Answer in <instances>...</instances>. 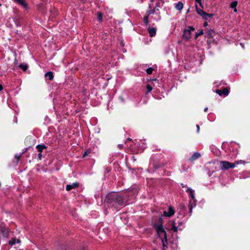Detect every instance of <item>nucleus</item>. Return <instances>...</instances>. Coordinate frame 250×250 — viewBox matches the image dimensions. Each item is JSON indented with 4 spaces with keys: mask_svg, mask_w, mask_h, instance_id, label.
<instances>
[{
    "mask_svg": "<svg viewBox=\"0 0 250 250\" xmlns=\"http://www.w3.org/2000/svg\"><path fill=\"white\" fill-rule=\"evenodd\" d=\"M195 7H196V10L197 13L199 15H200L201 16H202V18L204 20H208V13H206L204 11H203L201 9H200V8H199L196 4L195 5Z\"/></svg>",
    "mask_w": 250,
    "mask_h": 250,
    "instance_id": "6e6552de",
    "label": "nucleus"
},
{
    "mask_svg": "<svg viewBox=\"0 0 250 250\" xmlns=\"http://www.w3.org/2000/svg\"><path fill=\"white\" fill-rule=\"evenodd\" d=\"M157 29L155 27H149L148 28V32L150 37L155 36Z\"/></svg>",
    "mask_w": 250,
    "mask_h": 250,
    "instance_id": "9d476101",
    "label": "nucleus"
},
{
    "mask_svg": "<svg viewBox=\"0 0 250 250\" xmlns=\"http://www.w3.org/2000/svg\"><path fill=\"white\" fill-rule=\"evenodd\" d=\"M155 10H153V12H150L147 17H145L144 18V22L147 24L149 21H150V19L154 18L156 20H159L160 19V16L157 14H154Z\"/></svg>",
    "mask_w": 250,
    "mask_h": 250,
    "instance_id": "7ed1b4c3",
    "label": "nucleus"
},
{
    "mask_svg": "<svg viewBox=\"0 0 250 250\" xmlns=\"http://www.w3.org/2000/svg\"><path fill=\"white\" fill-rule=\"evenodd\" d=\"M237 4V2L236 1H235L232 2L230 5L231 8H233L234 11L235 12H237V9H236Z\"/></svg>",
    "mask_w": 250,
    "mask_h": 250,
    "instance_id": "f3484780",
    "label": "nucleus"
},
{
    "mask_svg": "<svg viewBox=\"0 0 250 250\" xmlns=\"http://www.w3.org/2000/svg\"><path fill=\"white\" fill-rule=\"evenodd\" d=\"M42 153L41 152H40L39 154H38V158L40 160H41L42 159Z\"/></svg>",
    "mask_w": 250,
    "mask_h": 250,
    "instance_id": "cd10ccee",
    "label": "nucleus"
},
{
    "mask_svg": "<svg viewBox=\"0 0 250 250\" xmlns=\"http://www.w3.org/2000/svg\"><path fill=\"white\" fill-rule=\"evenodd\" d=\"M194 28L191 26L188 27L187 29L184 30L183 33V37L187 40H188L191 38V32L193 31Z\"/></svg>",
    "mask_w": 250,
    "mask_h": 250,
    "instance_id": "39448f33",
    "label": "nucleus"
},
{
    "mask_svg": "<svg viewBox=\"0 0 250 250\" xmlns=\"http://www.w3.org/2000/svg\"><path fill=\"white\" fill-rule=\"evenodd\" d=\"M174 213H175V210H174V208L171 206H169L168 207V211H164L163 212L164 216H165L166 217H168L173 216L174 214Z\"/></svg>",
    "mask_w": 250,
    "mask_h": 250,
    "instance_id": "0eeeda50",
    "label": "nucleus"
},
{
    "mask_svg": "<svg viewBox=\"0 0 250 250\" xmlns=\"http://www.w3.org/2000/svg\"><path fill=\"white\" fill-rule=\"evenodd\" d=\"M197 128V132H198L199 131V126L198 125H196Z\"/></svg>",
    "mask_w": 250,
    "mask_h": 250,
    "instance_id": "473e14b6",
    "label": "nucleus"
},
{
    "mask_svg": "<svg viewBox=\"0 0 250 250\" xmlns=\"http://www.w3.org/2000/svg\"><path fill=\"white\" fill-rule=\"evenodd\" d=\"M156 231L158 236L161 238L164 246L166 245L165 243L167 242V233L162 225H158L156 227Z\"/></svg>",
    "mask_w": 250,
    "mask_h": 250,
    "instance_id": "f257e3e1",
    "label": "nucleus"
},
{
    "mask_svg": "<svg viewBox=\"0 0 250 250\" xmlns=\"http://www.w3.org/2000/svg\"><path fill=\"white\" fill-rule=\"evenodd\" d=\"M199 5L201 7V8H203V6L202 5V3L201 2V1H200V3H198Z\"/></svg>",
    "mask_w": 250,
    "mask_h": 250,
    "instance_id": "c756f323",
    "label": "nucleus"
},
{
    "mask_svg": "<svg viewBox=\"0 0 250 250\" xmlns=\"http://www.w3.org/2000/svg\"><path fill=\"white\" fill-rule=\"evenodd\" d=\"M233 164H235V166H236V165H240V164H244L245 162L242 160H239V161H236Z\"/></svg>",
    "mask_w": 250,
    "mask_h": 250,
    "instance_id": "412c9836",
    "label": "nucleus"
},
{
    "mask_svg": "<svg viewBox=\"0 0 250 250\" xmlns=\"http://www.w3.org/2000/svg\"><path fill=\"white\" fill-rule=\"evenodd\" d=\"M119 147L120 148H122V146H121V145H119Z\"/></svg>",
    "mask_w": 250,
    "mask_h": 250,
    "instance_id": "e433bc0d",
    "label": "nucleus"
},
{
    "mask_svg": "<svg viewBox=\"0 0 250 250\" xmlns=\"http://www.w3.org/2000/svg\"><path fill=\"white\" fill-rule=\"evenodd\" d=\"M207 110H208V107H206V108L204 109V111H205V112H206Z\"/></svg>",
    "mask_w": 250,
    "mask_h": 250,
    "instance_id": "72a5a7b5",
    "label": "nucleus"
},
{
    "mask_svg": "<svg viewBox=\"0 0 250 250\" xmlns=\"http://www.w3.org/2000/svg\"><path fill=\"white\" fill-rule=\"evenodd\" d=\"M146 71L147 72V74H150L152 73V71H153V69L151 67L150 68H147L146 70Z\"/></svg>",
    "mask_w": 250,
    "mask_h": 250,
    "instance_id": "5701e85b",
    "label": "nucleus"
},
{
    "mask_svg": "<svg viewBox=\"0 0 250 250\" xmlns=\"http://www.w3.org/2000/svg\"><path fill=\"white\" fill-rule=\"evenodd\" d=\"M184 7L183 3L181 1L175 4V7L178 10H181Z\"/></svg>",
    "mask_w": 250,
    "mask_h": 250,
    "instance_id": "2eb2a0df",
    "label": "nucleus"
},
{
    "mask_svg": "<svg viewBox=\"0 0 250 250\" xmlns=\"http://www.w3.org/2000/svg\"><path fill=\"white\" fill-rule=\"evenodd\" d=\"M21 241L19 239H17L16 238H13L12 240L9 241V244L11 246H13L15 244L20 243Z\"/></svg>",
    "mask_w": 250,
    "mask_h": 250,
    "instance_id": "ddd939ff",
    "label": "nucleus"
},
{
    "mask_svg": "<svg viewBox=\"0 0 250 250\" xmlns=\"http://www.w3.org/2000/svg\"><path fill=\"white\" fill-rule=\"evenodd\" d=\"M146 89L147 90V92H149L152 90V87L149 84H147L146 85Z\"/></svg>",
    "mask_w": 250,
    "mask_h": 250,
    "instance_id": "393cba45",
    "label": "nucleus"
},
{
    "mask_svg": "<svg viewBox=\"0 0 250 250\" xmlns=\"http://www.w3.org/2000/svg\"><path fill=\"white\" fill-rule=\"evenodd\" d=\"M201 155L199 153L195 152L194 153L192 156L189 159V160L191 162L194 161L195 160L197 159L200 157Z\"/></svg>",
    "mask_w": 250,
    "mask_h": 250,
    "instance_id": "f8f14e48",
    "label": "nucleus"
},
{
    "mask_svg": "<svg viewBox=\"0 0 250 250\" xmlns=\"http://www.w3.org/2000/svg\"><path fill=\"white\" fill-rule=\"evenodd\" d=\"M213 16L212 14H208V17H211Z\"/></svg>",
    "mask_w": 250,
    "mask_h": 250,
    "instance_id": "c85d7f7f",
    "label": "nucleus"
},
{
    "mask_svg": "<svg viewBox=\"0 0 250 250\" xmlns=\"http://www.w3.org/2000/svg\"><path fill=\"white\" fill-rule=\"evenodd\" d=\"M112 196V195H109L108 196V197L109 198V197H110V196Z\"/></svg>",
    "mask_w": 250,
    "mask_h": 250,
    "instance_id": "4c0bfd02",
    "label": "nucleus"
},
{
    "mask_svg": "<svg viewBox=\"0 0 250 250\" xmlns=\"http://www.w3.org/2000/svg\"><path fill=\"white\" fill-rule=\"evenodd\" d=\"M86 154H87V152H85L83 154V157H85Z\"/></svg>",
    "mask_w": 250,
    "mask_h": 250,
    "instance_id": "f704fd0d",
    "label": "nucleus"
},
{
    "mask_svg": "<svg viewBox=\"0 0 250 250\" xmlns=\"http://www.w3.org/2000/svg\"><path fill=\"white\" fill-rule=\"evenodd\" d=\"M45 77L48 80H52L53 79V73L51 72H47L45 74Z\"/></svg>",
    "mask_w": 250,
    "mask_h": 250,
    "instance_id": "dca6fc26",
    "label": "nucleus"
},
{
    "mask_svg": "<svg viewBox=\"0 0 250 250\" xmlns=\"http://www.w3.org/2000/svg\"><path fill=\"white\" fill-rule=\"evenodd\" d=\"M167 229L168 230H172L173 232H176L178 231V227L176 226L175 221H170L167 224Z\"/></svg>",
    "mask_w": 250,
    "mask_h": 250,
    "instance_id": "423d86ee",
    "label": "nucleus"
},
{
    "mask_svg": "<svg viewBox=\"0 0 250 250\" xmlns=\"http://www.w3.org/2000/svg\"><path fill=\"white\" fill-rule=\"evenodd\" d=\"M207 24H207V22H205V23H204V25H205V26H206Z\"/></svg>",
    "mask_w": 250,
    "mask_h": 250,
    "instance_id": "c9c22d12",
    "label": "nucleus"
},
{
    "mask_svg": "<svg viewBox=\"0 0 250 250\" xmlns=\"http://www.w3.org/2000/svg\"><path fill=\"white\" fill-rule=\"evenodd\" d=\"M216 93H218L219 95H222V91L221 90H216Z\"/></svg>",
    "mask_w": 250,
    "mask_h": 250,
    "instance_id": "bb28decb",
    "label": "nucleus"
},
{
    "mask_svg": "<svg viewBox=\"0 0 250 250\" xmlns=\"http://www.w3.org/2000/svg\"><path fill=\"white\" fill-rule=\"evenodd\" d=\"M187 192L188 193L189 195L192 199L189 201L188 205L190 212H191L193 208L196 206V200L195 199L194 195V191L190 188H188L187 190Z\"/></svg>",
    "mask_w": 250,
    "mask_h": 250,
    "instance_id": "f03ea898",
    "label": "nucleus"
},
{
    "mask_svg": "<svg viewBox=\"0 0 250 250\" xmlns=\"http://www.w3.org/2000/svg\"><path fill=\"white\" fill-rule=\"evenodd\" d=\"M20 67L21 68L23 71H26L28 68L27 65L21 64L19 65Z\"/></svg>",
    "mask_w": 250,
    "mask_h": 250,
    "instance_id": "6ab92c4d",
    "label": "nucleus"
},
{
    "mask_svg": "<svg viewBox=\"0 0 250 250\" xmlns=\"http://www.w3.org/2000/svg\"><path fill=\"white\" fill-rule=\"evenodd\" d=\"M16 2L22 6L24 8H26L27 4L24 0H14Z\"/></svg>",
    "mask_w": 250,
    "mask_h": 250,
    "instance_id": "4468645a",
    "label": "nucleus"
},
{
    "mask_svg": "<svg viewBox=\"0 0 250 250\" xmlns=\"http://www.w3.org/2000/svg\"><path fill=\"white\" fill-rule=\"evenodd\" d=\"M196 2L197 3H200V1H201V0H195Z\"/></svg>",
    "mask_w": 250,
    "mask_h": 250,
    "instance_id": "2f4dec72",
    "label": "nucleus"
},
{
    "mask_svg": "<svg viewBox=\"0 0 250 250\" xmlns=\"http://www.w3.org/2000/svg\"><path fill=\"white\" fill-rule=\"evenodd\" d=\"M114 197L115 198V199L116 200V202L119 204L121 205L123 203V197L121 196H119L117 194H114Z\"/></svg>",
    "mask_w": 250,
    "mask_h": 250,
    "instance_id": "9b49d317",
    "label": "nucleus"
},
{
    "mask_svg": "<svg viewBox=\"0 0 250 250\" xmlns=\"http://www.w3.org/2000/svg\"><path fill=\"white\" fill-rule=\"evenodd\" d=\"M79 186V183H74L72 184H69L67 185L66 187V189L67 191H69L71 190L72 189L75 188H77Z\"/></svg>",
    "mask_w": 250,
    "mask_h": 250,
    "instance_id": "1a4fd4ad",
    "label": "nucleus"
},
{
    "mask_svg": "<svg viewBox=\"0 0 250 250\" xmlns=\"http://www.w3.org/2000/svg\"><path fill=\"white\" fill-rule=\"evenodd\" d=\"M3 89V87L1 84H0V91H1Z\"/></svg>",
    "mask_w": 250,
    "mask_h": 250,
    "instance_id": "7c9ffc66",
    "label": "nucleus"
},
{
    "mask_svg": "<svg viewBox=\"0 0 250 250\" xmlns=\"http://www.w3.org/2000/svg\"><path fill=\"white\" fill-rule=\"evenodd\" d=\"M98 19L100 21H102V15L101 13H98Z\"/></svg>",
    "mask_w": 250,
    "mask_h": 250,
    "instance_id": "b1692460",
    "label": "nucleus"
},
{
    "mask_svg": "<svg viewBox=\"0 0 250 250\" xmlns=\"http://www.w3.org/2000/svg\"><path fill=\"white\" fill-rule=\"evenodd\" d=\"M203 33L204 32H203V30H201L199 32L196 33L195 38H197L198 36L203 35Z\"/></svg>",
    "mask_w": 250,
    "mask_h": 250,
    "instance_id": "aec40b11",
    "label": "nucleus"
},
{
    "mask_svg": "<svg viewBox=\"0 0 250 250\" xmlns=\"http://www.w3.org/2000/svg\"><path fill=\"white\" fill-rule=\"evenodd\" d=\"M37 148L40 152H41L42 150V149L46 148V146L44 145H38L37 146Z\"/></svg>",
    "mask_w": 250,
    "mask_h": 250,
    "instance_id": "a211bd4d",
    "label": "nucleus"
},
{
    "mask_svg": "<svg viewBox=\"0 0 250 250\" xmlns=\"http://www.w3.org/2000/svg\"><path fill=\"white\" fill-rule=\"evenodd\" d=\"M222 91V94H224L225 95H227L229 94V90L227 88H224Z\"/></svg>",
    "mask_w": 250,
    "mask_h": 250,
    "instance_id": "4be33fe9",
    "label": "nucleus"
},
{
    "mask_svg": "<svg viewBox=\"0 0 250 250\" xmlns=\"http://www.w3.org/2000/svg\"><path fill=\"white\" fill-rule=\"evenodd\" d=\"M220 166L221 169L227 170L229 168H234L235 167V164L229 163L227 161H221Z\"/></svg>",
    "mask_w": 250,
    "mask_h": 250,
    "instance_id": "20e7f679",
    "label": "nucleus"
},
{
    "mask_svg": "<svg viewBox=\"0 0 250 250\" xmlns=\"http://www.w3.org/2000/svg\"><path fill=\"white\" fill-rule=\"evenodd\" d=\"M213 33H214V31H213L212 30L209 31L208 33V35L209 36H211Z\"/></svg>",
    "mask_w": 250,
    "mask_h": 250,
    "instance_id": "a878e982",
    "label": "nucleus"
}]
</instances>
